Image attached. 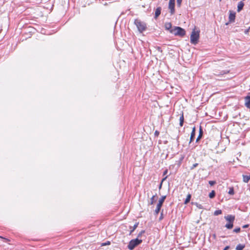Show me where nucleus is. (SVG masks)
I'll return each instance as SVG.
<instances>
[{"instance_id": "f257e3e1", "label": "nucleus", "mask_w": 250, "mask_h": 250, "mask_svg": "<svg viewBox=\"0 0 250 250\" xmlns=\"http://www.w3.org/2000/svg\"><path fill=\"white\" fill-rule=\"evenodd\" d=\"M170 32L175 36L180 37H183L186 34L185 29L179 26H174L173 29L170 30Z\"/></svg>"}, {"instance_id": "f03ea898", "label": "nucleus", "mask_w": 250, "mask_h": 250, "mask_svg": "<svg viewBox=\"0 0 250 250\" xmlns=\"http://www.w3.org/2000/svg\"><path fill=\"white\" fill-rule=\"evenodd\" d=\"M134 24L137 27V29L140 33L143 32L146 29V23L141 21L140 20H135Z\"/></svg>"}, {"instance_id": "7ed1b4c3", "label": "nucleus", "mask_w": 250, "mask_h": 250, "mask_svg": "<svg viewBox=\"0 0 250 250\" xmlns=\"http://www.w3.org/2000/svg\"><path fill=\"white\" fill-rule=\"evenodd\" d=\"M199 39V31H196L195 29H194L190 35V42L192 44H196L197 43Z\"/></svg>"}, {"instance_id": "20e7f679", "label": "nucleus", "mask_w": 250, "mask_h": 250, "mask_svg": "<svg viewBox=\"0 0 250 250\" xmlns=\"http://www.w3.org/2000/svg\"><path fill=\"white\" fill-rule=\"evenodd\" d=\"M142 242V240L139 239L138 238L132 239L129 242L127 248L129 250H133L136 246H138Z\"/></svg>"}, {"instance_id": "39448f33", "label": "nucleus", "mask_w": 250, "mask_h": 250, "mask_svg": "<svg viewBox=\"0 0 250 250\" xmlns=\"http://www.w3.org/2000/svg\"><path fill=\"white\" fill-rule=\"evenodd\" d=\"M166 198V196L164 195V196H162V197L159 199L158 203L157 205L156 208L154 211V213L155 215L158 214Z\"/></svg>"}, {"instance_id": "423d86ee", "label": "nucleus", "mask_w": 250, "mask_h": 250, "mask_svg": "<svg viewBox=\"0 0 250 250\" xmlns=\"http://www.w3.org/2000/svg\"><path fill=\"white\" fill-rule=\"evenodd\" d=\"M168 8L170 9V14H174L175 13V0H169Z\"/></svg>"}, {"instance_id": "0eeeda50", "label": "nucleus", "mask_w": 250, "mask_h": 250, "mask_svg": "<svg viewBox=\"0 0 250 250\" xmlns=\"http://www.w3.org/2000/svg\"><path fill=\"white\" fill-rule=\"evenodd\" d=\"M245 99V105L247 108H250V93L246 96Z\"/></svg>"}, {"instance_id": "6e6552de", "label": "nucleus", "mask_w": 250, "mask_h": 250, "mask_svg": "<svg viewBox=\"0 0 250 250\" xmlns=\"http://www.w3.org/2000/svg\"><path fill=\"white\" fill-rule=\"evenodd\" d=\"M225 218L228 222H233L235 220V216L232 215H228L225 216Z\"/></svg>"}, {"instance_id": "1a4fd4ad", "label": "nucleus", "mask_w": 250, "mask_h": 250, "mask_svg": "<svg viewBox=\"0 0 250 250\" xmlns=\"http://www.w3.org/2000/svg\"><path fill=\"white\" fill-rule=\"evenodd\" d=\"M196 128L194 126L190 134L189 143H191L194 140L195 135Z\"/></svg>"}, {"instance_id": "9d476101", "label": "nucleus", "mask_w": 250, "mask_h": 250, "mask_svg": "<svg viewBox=\"0 0 250 250\" xmlns=\"http://www.w3.org/2000/svg\"><path fill=\"white\" fill-rule=\"evenodd\" d=\"M229 12L230 13L229 17V21L230 22H234L235 18V13H232L231 11Z\"/></svg>"}, {"instance_id": "9b49d317", "label": "nucleus", "mask_w": 250, "mask_h": 250, "mask_svg": "<svg viewBox=\"0 0 250 250\" xmlns=\"http://www.w3.org/2000/svg\"><path fill=\"white\" fill-rule=\"evenodd\" d=\"M162 8L161 7H158L156 8L155 12V16L154 18L157 19V18L160 16L161 13Z\"/></svg>"}, {"instance_id": "f8f14e48", "label": "nucleus", "mask_w": 250, "mask_h": 250, "mask_svg": "<svg viewBox=\"0 0 250 250\" xmlns=\"http://www.w3.org/2000/svg\"><path fill=\"white\" fill-rule=\"evenodd\" d=\"M244 6V3L242 1H240V2H239L237 6V12H240L243 9Z\"/></svg>"}, {"instance_id": "ddd939ff", "label": "nucleus", "mask_w": 250, "mask_h": 250, "mask_svg": "<svg viewBox=\"0 0 250 250\" xmlns=\"http://www.w3.org/2000/svg\"><path fill=\"white\" fill-rule=\"evenodd\" d=\"M229 72V71L227 70H223L221 71L220 72H218L217 71H215V72L214 73V75L217 76H219L221 75H223L224 74H227Z\"/></svg>"}, {"instance_id": "4468645a", "label": "nucleus", "mask_w": 250, "mask_h": 250, "mask_svg": "<svg viewBox=\"0 0 250 250\" xmlns=\"http://www.w3.org/2000/svg\"><path fill=\"white\" fill-rule=\"evenodd\" d=\"M203 131L202 127L200 126V128H199V135L196 139V142H198L201 139V138H202V137L203 136Z\"/></svg>"}, {"instance_id": "2eb2a0df", "label": "nucleus", "mask_w": 250, "mask_h": 250, "mask_svg": "<svg viewBox=\"0 0 250 250\" xmlns=\"http://www.w3.org/2000/svg\"><path fill=\"white\" fill-rule=\"evenodd\" d=\"M179 120H180L179 125H180V126L182 127V126H183V124H184V117L183 113H182V114L180 116Z\"/></svg>"}, {"instance_id": "dca6fc26", "label": "nucleus", "mask_w": 250, "mask_h": 250, "mask_svg": "<svg viewBox=\"0 0 250 250\" xmlns=\"http://www.w3.org/2000/svg\"><path fill=\"white\" fill-rule=\"evenodd\" d=\"M250 180V175H243V181L245 183H248Z\"/></svg>"}, {"instance_id": "f3484780", "label": "nucleus", "mask_w": 250, "mask_h": 250, "mask_svg": "<svg viewBox=\"0 0 250 250\" xmlns=\"http://www.w3.org/2000/svg\"><path fill=\"white\" fill-rule=\"evenodd\" d=\"M165 26L166 29L169 30V31L171 29H172V24L170 22L166 23Z\"/></svg>"}, {"instance_id": "a211bd4d", "label": "nucleus", "mask_w": 250, "mask_h": 250, "mask_svg": "<svg viewBox=\"0 0 250 250\" xmlns=\"http://www.w3.org/2000/svg\"><path fill=\"white\" fill-rule=\"evenodd\" d=\"M245 247V245L239 244L237 245L236 247V250H242Z\"/></svg>"}, {"instance_id": "6ab92c4d", "label": "nucleus", "mask_w": 250, "mask_h": 250, "mask_svg": "<svg viewBox=\"0 0 250 250\" xmlns=\"http://www.w3.org/2000/svg\"><path fill=\"white\" fill-rule=\"evenodd\" d=\"M233 222H229L226 224L225 227H226L228 229H231L233 228Z\"/></svg>"}, {"instance_id": "aec40b11", "label": "nucleus", "mask_w": 250, "mask_h": 250, "mask_svg": "<svg viewBox=\"0 0 250 250\" xmlns=\"http://www.w3.org/2000/svg\"><path fill=\"white\" fill-rule=\"evenodd\" d=\"M190 199H191V195L190 194H188L187 195V198L184 202V204H188L190 201Z\"/></svg>"}, {"instance_id": "412c9836", "label": "nucleus", "mask_w": 250, "mask_h": 250, "mask_svg": "<svg viewBox=\"0 0 250 250\" xmlns=\"http://www.w3.org/2000/svg\"><path fill=\"white\" fill-rule=\"evenodd\" d=\"M156 194L154 195H153L152 197L150 199V204L152 205L154 204V203L156 201Z\"/></svg>"}, {"instance_id": "4be33fe9", "label": "nucleus", "mask_w": 250, "mask_h": 250, "mask_svg": "<svg viewBox=\"0 0 250 250\" xmlns=\"http://www.w3.org/2000/svg\"><path fill=\"white\" fill-rule=\"evenodd\" d=\"M138 225H139L138 222L134 224V225L132 229H131L130 231L129 234H131L134 231V230L138 227Z\"/></svg>"}, {"instance_id": "5701e85b", "label": "nucleus", "mask_w": 250, "mask_h": 250, "mask_svg": "<svg viewBox=\"0 0 250 250\" xmlns=\"http://www.w3.org/2000/svg\"><path fill=\"white\" fill-rule=\"evenodd\" d=\"M228 193L230 195H233L234 194V189L233 187H230L229 188V191Z\"/></svg>"}, {"instance_id": "b1692460", "label": "nucleus", "mask_w": 250, "mask_h": 250, "mask_svg": "<svg viewBox=\"0 0 250 250\" xmlns=\"http://www.w3.org/2000/svg\"><path fill=\"white\" fill-rule=\"evenodd\" d=\"M215 196V192L214 190H212L211 192L209 194V197L210 198H213Z\"/></svg>"}, {"instance_id": "393cba45", "label": "nucleus", "mask_w": 250, "mask_h": 250, "mask_svg": "<svg viewBox=\"0 0 250 250\" xmlns=\"http://www.w3.org/2000/svg\"><path fill=\"white\" fill-rule=\"evenodd\" d=\"M222 213V210L220 209L216 210L214 212V215H218L219 214H221Z\"/></svg>"}, {"instance_id": "a878e982", "label": "nucleus", "mask_w": 250, "mask_h": 250, "mask_svg": "<svg viewBox=\"0 0 250 250\" xmlns=\"http://www.w3.org/2000/svg\"><path fill=\"white\" fill-rule=\"evenodd\" d=\"M182 2V0H177V5L178 7H180L181 6Z\"/></svg>"}, {"instance_id": "bb28decb", "label": "nucleus", "mask_w": 250, "mask_h": 250, "mask_svg": "<svg viewBox=\"0 0 250 250\" xmlns=\"http://www.w3.org/2000/svg\"><path fill=\"white\" fill-rule=\"evenodd\" d=\"M198 166V163H195V164H194L190 168V170H192L195 167H197Z\"/></svg>"}, {"instance_id": "cd10ccee", "label": "nucleus", "mask_w": 250, "mask_h": 250, "mask_svg": "<svg viewBox=\"0 0 250 250\" xmlns=\"http://www.w3.org/2000/svg\"><path fill=\"white\" fill-rule=\"evenodd\" d=\"M233 231L235 233H238L240 231V228H237L233 229Z\"/></svg>"}, {"instance_id": "c85d7f7f", "label": "nucleus", "mask_w": 250, "mask_h": 250, "mask_svg": "<svg viewBox=\"0 0 250 250\" xmlns=\"http://www.w3.org/2000/svg\"><path fill=\"white\" fill-rule=\"evenodd\" d=\"M195 205L196 206V207H197L198 208H200V209H202V208H203V206H202L201 205L199 204H198V203H196L195 204Z\"/></svg>"}, {"instance_id": "c756f323", "label": "nucleus", "mask_w": 250, "mask_h": 250, "mask_svg": "<svg viewBox=\"0 0 250 250\" xmlns=\"http://www.w3.org/2000/svg\"><path fill=\"white\" fill-rule=\"evenodd\" d=\"M208 183L211 186H212L215 184L216 182L215 181H209Z\"/></svg>"}, {"instance_id": "7c9ffc66", "label": "nucleus", "mask_w": 250, "mask_h": 250, "mask_svg": "<svg viewBox=\"0 0 250 250\" xmlns=\"http://www.w3.org/2000/svg\"><path fill=\"white\" fill-rule=\"evenodd\" d=\"M110 244V241H106V242L105 243H103L102 244V246H106V245H109Z\"/></svg>"}, {"instance_id": "2f4dec72", "label": "nucleus", "mask_w": 250, "mask_h": 250, "mask_svg": "<svg viewBox=\"0 0 250 250\" xmlns=\"http://www.w3.org/2000/svg\"><path fill=\"white\" fill-rule=\"evenodd\" d=\"M145 231L144 230H142L138 235V237H140L144 233Z\"/></svg>"}, {"instance_id": "473e14b6", "label": "nucleus", "mask_w": 250, "mask_h": 250, "mask_svg": "<svg viewBox=\"0 0 250 250\" xmlns=\"http://www.w3.org/2000/svg\"><path fill=\"white\" fill-rule=\"evenodd\" d=\"M167 178V177H165L163 179V180H162L160 184V186H159V189H161V187H162V183L163 182V181Z\"/></svg>"}, {"instance_id": "72a5a7b5", "label": "nucleus", "mask_w": 250, "mask_h": 250, "mask_svg": "<svg viewBox=\"0 0 250 250\" xmlns=\"http://www.w3.org/2000/svg\"><path fill=\"white\" fill-rule=\"evenodd\" d=\"M159 135V132L158 130H156L154 132V136L155 137H158Z\"/></svg>"}, {"instance_id": "f704fd0d", "label": "nucleus", "mask_w": 250, "mask_h": 250, "mask_svg": "<svg viewBox=\"0 0 250 250\" xmlns=\"http://www.w3.org/2000/svg\"><path fill=\"white\" fill-rule=\"evenodd\" d=\"M249 227V225L247 224V225H244V226H243V228L245 229V228H248Z\"/></svg>"}, {"instance_id": "c9c22d12", "label": "nucleus", "mask_w": 250, "mask_h": 250, "mask_svg": "<svg viewBox=\"0 0 250 250\" xmlns=\"http://www.w3.org/2000/svg\"><path fill=\"white\" fill-rule=\"evenodd\" d=\"M229 248L230 247L229 246H227L223 249V250H228L229 249Z\"/></svg>"}, {"instance_id": "e433bc0d", "label": "nucleus", "mask_w": 250, "mask_h": 250, "mask_svg": "<svg viewBox=\"0 0 250 250\" xmlns=\"http://www.w3.org/2000/svg\"><path fill=\"white\" fill-rule=\"evenodd\" d=\"M157 49L159 51H160V52H162V49H161V47H159V46H158V47H157Z\"/></svg>"}, {"instance_id": "4c0bfd02", "label": "nucleus", "mask_w": 250, "mask_h": 250, "mask_svg": "<svg viewBox=\"0 0 250 250\" xmlns=\"http://www.w3.org/2000/svg\"><path fill=\"white\" fill-rule=\"evenodd\" d=\"M249 29H246L244 31V33L245 34H248V32H249Z\"/></svg>"}, {"instance_id": "58836bf2", "label": "nucleus", "mask_w": 250, "mask_h": 250, "mask_svg": "<svg viewBox=\"0 0 250 250\" xmlns=\"http://www.w3.org/2000/svg\"><path fill=\"white\" fill-rule=\"evenodd\" d=\"M163 218V213H162H162H161V216H160V218H159V220H162Z\"/></svg>"}, {"instance_id": "ea45409f", "label": "nucleus", "mask_w": 250, "mask_h": 250, "mask_svg": "<svg viewBox=\"0 0 250 250\" xmlns=\"http://www.w3.org/2000/svg\"><path fill=\"white\" fill-rule=\"evenodd\" d=\"M167 170H166L164 171V173H163V175H165L167 173Z\"/></svg>"}, {"instance_id": "a19ab883", "label": "nucleus", "mask_w": 250, "mask_h": 250, "mask_svg": "<svg viewBox=\"0 0 250 250\" xmlns=\"http://www.w3.org/2000/svg\"><path fill=\"white\" fill-rule=\"evenodd\" d=\"M213 237L214 238H215V237H216V235H215V234H213Z\"/></svg>"}]
</instances>
